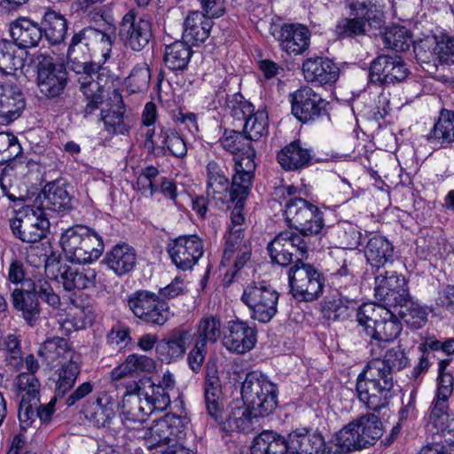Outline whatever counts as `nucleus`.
Returning a JSON list of instances; mask_svg holds the SVG:
<instances>
[{"instance_id":"f257e3e1","label":"nucleus","mask_w":454,"mask_h":454,"mask_svg":"<svg viewBox=\"0 0 454 454\" xmlns=\"http://www.w3.org/2000/svg\"><path fill=\"white\" fill-rule=\"evenodd\" d=\"M114 39L113 29L108 32L91 27L82 29L71 39L67 50V63L70 69L80 75V90L87 98L84 116L92 114L103 103L101 93L108 81L106 69L90 59L100 55L103 62H106L111 56Z\"/></svg>"},{"instance_id":"f03ea898","label":"nucleus","mask_w":454,"mask_h":454,"mask_svg":"<svg viewBox=\"0 0 454 454\" xmlns=\"http://www.w3.org/2000/svg\"><path fill=\"white\" fill-rule=\"evenodd\" d=\"M356 321L371 338L369 347L372 356H382L386 344L394 341L403 329L401 321L394 312L374 303L359 306Z\"/></svg>"},{"instance_id":"7ed1b4c3","label":"nucleus","mask_w":454,"mask_h":454,"mask_svg":"<svg viewBox=\"0 0 454 454\" xmlns=\"http://www.w3.org/2000/svg\"><path fill=\"white\" fill-rule=\"evenodd\" d=\"M60 245L67 260L79 264L98 260L105 247L102 236L83 224L67 229L61 234Z\"/></svg>"},{"instance_id":"20e7f679","label":"nucleus","mask_w":454,"mask_h":454,"mask_svg":"<svg viewBox=\"0 0 454 454\" xmlns=\"http://www.w3.org/2000/svg\"><path fill=\"white\" fill-rule=\"evenodd\" d=\"M393 387L394 380L384 374L380 367L369 364L358 375L356 385L359 400L373 411L388 405Z\"/></svg>"},{"instance_id":"39448f33","label":"nucleus","mask_w":454,"mask_h":454,"mask_svg":"<svg viewBox=\"0 0 454 454\" xmlns=\"http://www.w3.org/2000/svg\"><path fill=\"white\" fill-rule=\"evenodd\" d=\"M241 397L255 415L268 416L278 405V387L261 372L252 371L242 382Z\"/></svg>"},{"instance_id":"423d86ee","label":"nucleus","mask_w":454,"mask_h":454,"mask_svg":"<svg viewBox=\"0 0 454 454\" xmlns=\"http://www.w3.org/2000/svg\"><path fill=\"white\" fill-rule=\"evenodd\" d=\"M351 17H341L335 24L333 32L339 39H353L365 35L368 27L380 26L382 12L372 2L352 1L348 4Z\"/></svg>"},{"instance_id":"0eeeda50","label":"nucleus","mask_w":454,"mask_h":454,"mask_svg":"<svg viewBox=\"0 0 454 454\" xmlns=\"http://www.w3.org/2000/svg\"><path fill=\"white\" fill-rule=\"evenodd\" d=\"M346 450H357L375 444L383 434L382 423L374 413H368L350 422L337 433Z\"/></svg>"},{"instance_id":"6e6552de","label":"nucleus","mask_w":454,"mask_h":454,"mask_svg":"<svg viewBox=\"0 0 454 454\" xmlns=\"http://www.w3.org/2000/svg\"><path fill=\"white\" fill-rule=\"evenodd\" d=\"M413 51L424 69H436L439 64H454V36L446 33L425 36L413 43Z\"/></svg>"},{"instance_id":"1a4fd4ad","label":"nucleus","mask_w":454,"mask_h":454,"mask_svg":"<svg viewBox=\"0 0 454 454\" xmlns=\"http://www.w3.org/2000/svg\"><path fill=\"white\" fill-rule=\"evenodd\" d=\"M288 282L292 296L299 301H313L324 291L325 278L313 265L297 258L288 270Z\"/></svg>"},{"instance_id":"9d476101","label":"nucleus","mask_w":454,"mask_h":454,"mask_svg":"<svg viewBox=\"0 0 454 454\" xmlns=\"http://www.w3.org/2000/svg\"><path fill=\"white\" fill-rule=\"evenodd\" d=\"M38 260L44 263L45 272L67 292L89 290L96 286L98 274L93 269L80 270L67 262L51 259L46 254Z\"/></svg>"},{"instance_id":"9b49d317","label":"nucleus","mask_w":454,"mask_h":454,"mask_svg":"<svg viewBox=\"0 0 454 454\" xmlns=\"http://www.w3.org/2000/svg\"><path fill=\"white\" fill-rule=\"evenodd\" d=\"M278 297V293L267 282L253 281L245 286L241 301L248 307L251 318L265 324L276 315Z\"/></svg>"},{"instance_id":"f8f14e48","label":"nucleus","mask_w":454,"mask_h":454,"mask_svg":"<svg viewBox=\"0 0 454 454\" xmlns=\"http://www.w3.org/2000/svg\"><path fill=\"white\" fill-rule=\"evenodd\" d=\"M284 215L289 226L304 237L317 235L324 227L323 213L317 206L301 198L287 200Z\"/></svg>"},{"instance_id":"ddd939ff","label":"nucleus","mask_w":454,"mask_h":454,"mask_svg":"<svg viewBox=\"0 0 454 454\" xmlns=\"http://www.w3.org/2000/svg\"><path fill=\"white\" fill-rule=\"evenodd\" d=\"M128 306L134 316L151 325H163L169 318V308L156 294L140 290L128 298Z\"/></svg>"},{"instance_id":"4468645a","label":"nucleus","mask_w":454,"mask_h":454,"mask_svg":"<svg viewBox=\"0 0 454 454\" xmlns=\"http://www.w3.org/2000/svg\"><path fill=\"white\" fill-rule=\"evenodd\" d=\"M118 35L126 48L140 51L152 38V25L148 20L138 16L135 9H131L123 15Z\"/></svg>"},{"instance_id":"2eb2a0df","label":"nucleus","mask_w":454,"mask_h":454,"mask_svg":"<svg viewBox=\"0 0 454 454\" xmlns=\"http://www.w3.org/2000/svg\"><path fill=\"white\" fill-rule=\"evenodd\" d=\"M50 227L49 220L40 207L27 206L24 216L11 222L13 234L23 242L35 243L45 237Z\"/></svg>"},{"instance_id":"dca6fc26","label":"nucleus","mask_w":454,"mask_h":454,"mask_svg":"<svg viewBox=\"0 0 454 454\" xmlns=\"http://www.w3.org/2000/svg\"><path fill=\"white\" fill-rule=\"evenodd\" d=\"M409 74L410 71L401 57L383 54L372 61L369 81L376 85L387 86L403 82Z\"/></svg>"},{"instance_id":"f3484780","label":"nucleus","mask_w":454,"mask_h":454,"mask_svg":"<svg viewBox=\"0 0 454 454\" xmlns=\"http://www.w3.org/2000/svg\"><path fill=\"white\" fill-rule=\"evenodd\" d=\"M293 114L301 122L315 121L326 114L328 102L308 86L290 95Z\"/></svg>"},{"instance_id":"a211bd4d","label":"nucleus","mask_w":454,"mask_h":454,"mask_svg":"<svg viewBox=\"0 0 454 454\" xmlns=\"http://www.w3.org/2000/svg\"><path fill=\"white\" fill-rule=\"evenodd\" d=\"M176 380L170 372L163 373L158 383L151 378H145L132 383L133 389L139 391L146 402H150L152 410L164 411L170 404V391L174 390Z\"/></svg>"},{"instance_id":"6ab92c4d","label":"nucleus","mask_w":454,"mask_h":454,"mask_svg":"<svg viewBox=\"0 0 454 454\" xmlns=\"http://www.w3.org/2000/svg\"><path fill=\"white\" fill-rule=\"evenodd\" d=\"M375 296L382 306L397 307L407 302L410 298L407 281L395 271L379 274L375 277Z\"/></svg>"},{"instance_id":"aec40b11","label":"nucleus","mask_w":454,"mask_h":454,"mask_svg":"<svg viewBox=\"0 0 454 454\" xmlns=\"http://www.w3.org/2000/svg\"><path fill=\"white\" fill-rule=\"evenodd\" d=\"M171 262L181 270H189L203 255V241L197 235L180 236L168 245Z\"/></svg>"},{"instance_id":"412c9836","label":"nucleus","mask_w":454,"mask_h":454,"mask_svg":"<svg viewBox=\"0 0 454 454\" xmlns=\"http://www.w3.org/2000/svg\"><path fill=\"white\" fill-rule=\"evenodd\" d=\"M67 83V73L63 65L55 64L51 58L43 57L37 66V86L49 98L60 96Z\"/></svg>"},{"instance_id":"4be33fe9","label":"nucleus","mask_w":454,"mask_h":454,"mask_svg":"<svg viewBox=\"0 0 454 454\" xmlns=\"http://www.w3.org/2000/svg\"><path fill=\"white\" fill-rule=\"evenodd\" d=\"M255 152H250L247 156L235 158L231 184L228 189L230 198L238 203L244 202L252 188L256 165L254 163Z\"/></svg>"},{"instance_id":"5701e85b","label":"nucleus","mask_w":454,"mask_h":454,"mask_svg":"<svg viewBox=\"0 0 454 454\" xmlns=\"http://www.w3.org/2000/svg\"><path fill=\"white\" fill-rule=\"evenodd\" d=\"M271 35L278 42L280 49L288 55H300L309 47L310 31L301 24H283L272 28Z\"/></svg>"},{"instance_id":"b1692460","label":"nucleus","mask_w":454,"mask_h":454,"mask_svg":"<svg viewBox=\"0 0 454 454\" xmlns=\"http://www.w3.org/2000/svg\"><path fill=\"white\" fill-rule=\"evenodd\" d=\"M256 341L257 331L254 325L239 319L228 322L223 343L229 351L245 354L254 348Z\"/></svg>"},{"instance_id":"393cba45","label":"nucleus","mask_w":454,"mask_h":454,"mask_svg":"<svg viewBox=\"0 0 454 454\" xmlns=\"http://www.w3.org/2000/svg\"><path fill=\"white\" fill-rule=\"evenodd\" d=\"M25 108L26 98L21 90L14 84L0 82V125L17 120Z\"/></svg>"},{"instance_id":"a878e982","label":"nucleus","mask_w":454,"mask_h":454,"mask_svg":"<svg viewBox=\"0 0 454 454\" xmlns=\"http://www.w3.org/2000/svg\"><path fill=\"white\" fill-rule=\"evenodd\" d=\"M290 454H325L326 442L317 430L302 427L288 434Z\"/></svg>"},{"instance_id":"bb28decb","label":"nucleus","mask_w":454,"mask_h":454,"mask_svg":"<svg viewBox=\"0 0 454 454\" xmlns=\"http://www.w3.org/2000/svg\"><path fill=\"white\" fill-rule=\"evenodd\" d=\"M153 412L150 402H146L139 391L133 389L132 384L126 387L122 402V421L128 423L142 424Z\"/></svg>"},{"instance_id":"cd10ccee","label":"nucleus","mask_w":454,"mask_h":454,"mask_svg":"<svg viewBox=\"0 0 454 454\" xmlns=\"http://www.w3.org/2000/svg\"><path fill=\"white\" fill-rule=\"evenodd\" d=\"M302 70L308 82L318 85H332L340 75L337 65L325 58L308 59L302 64Z\"/></svg>"},{"instance_id":"c85d7f7f","label":"nucleus","mask_w":454,"mask_h":454,"mask_svg":"<svg viewBox=\"0 0 454 454\" xmlns=\"http://www.w3.org/2000/svg\"><path fill=\"white\" fill-rule=\"evenodd\" d=\"M10 35L20 49L36 47L43 37V29L38 23L21 17L10 24Z\"/></svg>"},{"instance_id":"c756f323","label":"nucleus","mask_w":454,"mask_h":454,"mask_svg":"<svg viewBox=\"0 0 454 454\" xmlns=\"http://www.w3.org/2000/svg\"><path fill=\"white\" fill-rule=\"evenodd\" d=\"M321 308L324 317L330 321L345 320L358 309L356 300L348 298L342 289H339L336 294L325 296Z\"/></svg>"},{"instance_id":"7c9ffc66","label":"nucleus","mask_w":454,"mask_h":454,"mask_svg":"<svg viewBox=\"0 0 454 454\" xmlns=\"http://www.w3.org/2000/svg\"><path fill=\"white\" fill-rule=\"evenodd\" d=\"M190 338L189 331L183 328L174 329L167 338L157 344L156 350L161 360L169 364L182 358L186 352Z\"/></svg>"},{"instance_id":"2f4dec72","label":"nucleus","mask_w":454,"mask_h":454,"mask_svg":"<svg viewBox=\"0 0 454 454\" xmlns=\"http://www.w3.org/2000/svg\"><path fill=\"white\" fill-rule=\"evenodd\" d=\"M212 27V19L199 11L190 12L184 21L183 40L192 45H200L209 37Z\"/></svg>"},{"instance_id":"473e14b6","label":"nucleus","mask_w":454,"mask_h":454,"mask_svg":"<svg viewBox=\"0 0 454 454\" xmlns=\"http://www.w3.org/2000/svg\"><path fill=\"white\" fill-rule=\"evenodd\" d=\"M250 256L251 249L245 237L225 235V248L222 262L224 265L232 263V278L249 261Z\"/></svg>"},{"instance_id":"72a5a7b5","label":"nucleus","mask_w":454,"mask_h":454,"mask_svg":"<svg viewBox=\"0 0 454 454\" xmlns=\"http://www.w3.org/2000/svg\"><path fill=\"white\" fill-rule=\"evenodd\" d=\"M222 395V384L215 364H207L204 382V397L207 413L215 420L222 417V407L219 402Z\"/></svg>"},{"instance_id":"f704fd0d","label":"nucleus","mask_w":454,"mask_h":454,"mask_svg":"<svg viewBox=\"0 0 454 454\" xmlns=\"http://www.w3.org/2000/svg\"><path fill=\"white\" fill-rule=\"evenodd\" d=\"M38 355L48 364L56 362L62 364L63 361L77 359L81 356L79 353L72 348L67 339L57 336L46 339L41 345Z\"/></svg>"},{"instance_id":"c9c22d12","label":"nucleus","mask_w":454,"mask_h":454,"mask_svg":"<svg viewBox=\"0 0 454 454\" xmlns=\"http://www.w3.org/2000/svg\"><path fill=\"white\" fill-rule=\"evenodd\" d=\"M336 261V269L333 270L332 276L333 283L339 286V289L346 288L350 286L356 289L355 284L356 262L360 256L346 250H338L334 254Z\"/></svg>"},{"instance_id":"e433bc0d","label":"nucleus","mask_w":454,"mask_h":454,"mask_svg":"<svg viewBox=\"0 0 454 454\" xmlns=\"http://www.w3.org/2000/svg\"><path fill=\"white\" fill-rule=\"evenodd\" d=\"M156 369V362L140 354L129 355L124 362L113 369L111 372L112 380L116 381L125 377H135L141 373H151Z\"/></svg>"},{"instance_id":"4c0bfd02","label":"nucleus","mask_w":454,"mask_h":454,"mask_svg":"<svg viewBox=\"0 0 454 454\" xmlns=\"http://www.w3.org/2000/svg\"><path fill=\"white\" fill-rule=\"evenodd\" d=\"M69 185L62 181L47 184L43 188V207L53 212H67L72 208V195Z\"/></svg>"},{"instance_id":"58836bf2","label":"nucleus","mask_w":454,"mask_h":454,"mask_svg":"<svg viewBox=\"0 0 454 454\" xmlns=\"http://www.w3.org/2000/svg\"><path fill=\"white\" fill-rule=\"evenodd\" d=\"M104 261L116 275L121 276L133 270L137 262V254L129 245L117 244L106 253Z\"/></svg>"},{"instance_id":"ea45409f","label":"nucleus","mask_w":454,"mask_h":454,"mask_svg":"<svg viewBox=\"0 0 454 454\" xmlns=\"http://www.w3.org/2000/svg\"><path fill=\"white\" fill-rule=\"evenodd\" d=\"M288 438L270 430L254 438L251 454H290Z\"/></svg>"},{"instance_id":"a19ab883","label":"nucleus","mask_w":454,"mask_h":454,"mask_svg":"<svg viewBox=\"0 0 454 454\" xmlns=\"http://www.w3.org/2000/svg\"><path fill=\"white\" fill-rule=\"evenodd\" d=\"M12 301L15 309L21 313L23 319L30 326H35L41 314L39 301L28 289L15 288L12 293Z\"/></svg>"},{"instance_id":"79ce46f5","label":"nucleus","mask_w":454,"mask_h":454,"mask_svg":"<svg viewBox=\"0 0 454 454\" xmlns=\"http://www.w3.org/2000/svg\"><path fill=\"white\" fill-rule=\"evenodd\" d=\"M82 413L93 426L105 427L114 415V403L106 395L89 400L83 404Z\"/></svg>"},{"instance_id":"37998d69","label":"nucleus","mask_w":454,"mask_h":454,"mask_svg":"<svg viewBox=\"0 0 454 454\" xmlns=\"http://www.w3.org/2000/svg\"><path fill=\"white\" fill-rule=\"evenodd\" d=\"M373 358L368 363L380 367V371L387 377L393 379L395 372L402 371L410 365V359L404 348L401 346H395L382 352V356H372Z\"/></svg>"},{"instance_id":"c03bdc74","label":"nucleus","mask_w":454,"mask_h":454,"mask_svg":"<svg viewBox=\"0 0 454 454\" xmlns=\"http://www.w3.org/2000/svg\"><path fill=\"white\" fill-rule=\"evenodd\" d=\"M277 158L284 169L297 170L308 167L312 155L310 150L303 148L300 141H294L282 148Z\"/></svg>"},{"instance_id":"a18cd8bd","label":"nucleus","mask_w":454,"mask_h":454,"mask_svg":"<svg viewBox=\"0 0 454 454\" xmlns=\"http://www.w3.org/2000/svg\"><path fill=\"white\" fill-rule=\"evenodd\" d=\"M364 255L373 268L380 270L387 263L392 262L394 247L386 238L375 235L368 240Z\"/></svg>"},{"instance_id":"49530a36","label":"nucleus","mask_w":454,"mask_h":454,"mask_svg":"<svg viewBox=\"0 0 454 454\" xmlns=\"http://www.w3.org/2000/svg\"><path fill=\"white\" fill-rule=\"evenodd\" d=\"M427 140L439 146L454 142V111H441L438 121L427 135Z\"/></svg>"},{"instance_id":"de8ad7c7","label":"nucleus","mask_w":454,"mask_h":454,"mask_svg":"<svg viewBox=\"0 0 454 454\" xmlns=\"http://www.w3.org/2000/svg\"><path fill=\"white\" fill-rule=\"evenodd\" d=\"M25 53L14 42L0 40V72L5 75L13 74L24 65Z\"/></svg>"},{"instance_id":"09e8293b","label":"nucleus","mask_w":454,"mask_h":454,"mask_svg":"<svg viewBox=\"0 0 454 454\" xmlns=\"http://www.w3.org/2000/svg\"><path fill=\"white\" fill-rule=\"evenodd\" d=\"M449 399L435 397L426 418V429L432 434L444 433L449 421Z\"/></svg>"},{"instance_id":"8fccbe9b","label":"nucleus","mask_w":454,"mask_h":454,"mask_svg":"<svg viewBox=\"0 0 454 454\" xmlns=\"http://www.w3.org/2000/svg\"><path fill=\"white\" fill-rule=\"evenodd\" d=\"M189 43L183 41L166 46L164 53L165 65L173 71H183L187 68L192 55V51Z\"/></svg>"},{"instance_id":"3c124183","label":"nucleus","mask_w":454,"mask_h":454,"mask_svg":"<svg viewBox=\"0 0 454 454\" xmlns=\"http://www.w3.org/2000/svg\"><path fill=\"white\" fill-rule=\"evenodd\" d=\"M81 356L77 357V359L73 358L69 361H63L60 364V367L57 370L56 395H64L74 387L76 379L81 372Z\"/></svg>"},{"instance_id":"603ef678","label":"nucleus","mask_w":454,"mask_h":454,"mask_svg":"<svg viewBox=\"0 0 454 454\" xmlns=\"http://www.w3.org/2000/svg\"><path fill=\"white\" fill-rule=\"evenodd\" d=\"M42 25L43 33L51 44H58L64 41L67 22L63 15L54 11H48L43 18Z\"/></svg>"},{"instance_id":"864d4df0","label":"nucleus","mask_w":454,"mask_h":454,"mask_svg":"<svg viewBox=\"0 0 454 454\" xmlns=\"http://www.w3.org/2000/svg\"><path fill=\"white\" fill-rule=\"evenodd\" d=\"M249 407H236L226 419V426L231 430H237L243 433L253 431L259 425L258 418Z\"/></svg>"},{"instance_id":"5fc2aeb1","label":"nucleus","mask_w":454,"mask_h":454,"mask_svg":"<svg viewBox=\"0 0 454 454\" xmlns=\"http://www.w3.org/2000/svg\"><path fill=\"white\" fill-rule=\"evenodd\" d=\"M207 194L216 198L217 194L227 192L229 179L225 175V167L223 163L211 160L207 165Z\"/></svg>"},{"instance_id":"6e6d98bb","label":"nucleus","mask_w":454,"mask_h":454,"mask_svg":"<svg viewBox=\"0 0 454 454\" xmlns=\"http://www.w3.org/2000/svg\"><path fill=\"white\" fill-rule=\"evenodd\" d=\"M288 235L279 233L267 247L271 262L280 266L286 267L294 260L293 247L288 243Z\"/></svg>"},{"instance_id":"4d7b16f0","label":"nucleus","mask_w":454,"mask_h":454,"mask_svg":"<svg viewBox=\"0 0 454 454\" xmlns=\"http://www.w3.org/2000/svg\"><path fill=\"white\" fill-rule=\"evenodd\" d=\"M173 431L168 418L159 419L147 428L143 435L145 445L152 450L155 447L168 444L171 441Z\"/></svg>"},{"instance_id":"13d9d810","label":"nucleus","mask_w":454,"mask_h":454,"mask_svg":"<svg viewBox=\"0 0 454 454\" xmlns=\"http://www.w3.org/2000/svg\"><path fill=\"white\" fill-rule=\"evenodd\" d=\"M15 387L20 401L39 402L41 384L33 373H20L15 379Z\"/></svg>"},{"instance_id":"bf43d9fd","label":"nucleus","mask_w":454,"mask_h":454,"mask_svg":"<svg viewBox=\"0 0 454 454\" xmlns=\"http://www.w3.org/2000/svg\"><path fill=\"white\" fill-rule=\"evenodd\" d=\"M220 143L223 149L236 154L243 153L242 156H247L250 152H254L251 145V140L243 132L236 130H225L223 136L220 138Z\"/></svg>"},{"instance_id":"052dcab7","label":"nucleus","mask_w":454,"mask_h":454,"mask_svg":"<svg viewBox=\"0 0 454 454\" xmlns=\"http://www.w3.org/2000/svg\"><path fill=\"white\" fill-rule=\"evenodd\" d=\"M382 37L385 46L395 51L409 50L412 42L410 31L402 26L387 27Z\"/></svg>"},{"instance_id":"680f3d73","label":"nucleus","mask_w":454,"mask_h":454,"mask_svg":"<svg viewBox=\"0 0 454 454\" xmlns=\"http://www.w3.org/2000/svg\"><path fill=\"white\" fill-rule=\"evenodd\" d=\"M28 290L33 293L34 296L41 299L43 302L47 303L52 309H59L61 302L60 297L55 293L51 283L43 278L35 280H27Z\"/></svg>"},{"instance_id":"e2e57ef3","label":"nucleus","mask_w":454,"mask_h":454,"mask_svg":"<svg viewBox=\"0 0 454 454\" xmlns=\"http://www.w3.org/2000/svg\"><path fill=\"white\" fill-rule=\"evenodd\" d=\"M268 114L264 110L254 112L244 123V133L251 141H257L268 135Z\"/></svg>"},{"instance_id":"0e129e2a","label":"nucleus","mask_w":454,"mask_h":454,"mask_svg":"<svg viewBox=\"0 0 454 454\" xmlns=\"http://www.w3.org/2000/svg\"><path fill=\"white\" fill-rule=\"evenodd\" d=\"M151 72L146 63H139L131 70L125 83L131 93L145 91L150 83Z\"/></svg>"},{"instance_id":"69168bd1","label":"nucleus","mask_w":454,"mask_h":454,"mask_svg":"<svg viewBox=\"0 0 454 454\" xmlns=\"http://www.w3.org/2000/svg\"><path fill=\"white\" fill-rule=\"evenodd\" d=\"M399 307L401 308L399 314L407 325L414 328H420L425 325L427 317L425 309L419 303L411 301V297L408 298L405 304Z\"/></svg>"},{"instance_id":"338daca9","label":"nucleus","mask_w":454,"mask_h":454,"mask_svg":"<svg viewBox=\"0 0 454 454\" xmlns=\"http://www.w3.org/2000/svg\"><path fill=\"white\" fill-rule=\"evenodd\" d=\"M220 336L221 321L219 317L209 316L200 319L196 340H202L203 343L207 345V341L216 342Z\"/></svg>"},{"instance_id":"774afa93","label":"nucleus","mask_w":454,"mask_h":454,"mask_svg":"<svg viewBox=\"0 0 454 454\" xmlns=\"http://www.w3.org/2000/svg\"><path fill=\"white\" fill-rule=\"evenodd\" d=\"M159 139H161L160 143L164 145V149L168 148L173 156L177 158L186 156L188 151L186 143L176 131L161 129Z\"/></svg>"}]
</instances>
